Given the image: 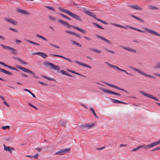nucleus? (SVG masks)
<instances>
[{"instance_id": "39448f33", "label": "nucleus", "mask_w": 160, "mask_h": 160, "mask_svg": "<svg viewBox=\"0 0 160 160\" xmlns=\"http://www.w3.org/2000/svg\"><path fill=\"white\" fill-rule=\"evenodd\" d=\"M45 65L47 66H50V68L54 70L59 71L60 70V68L58 66L56 65L51 63L48 61H45L44 62Z\"/></svg>"}, {"instance_id": "69168bd1", "label": "nucleus", "mask_w": 160, "mask_h": 160, "mask_svg": "<svg viewBox=\"0 0 160 160\" xmlns=\"http://www.w3.org/2000/svg\"><path fill=\"white\" fill-rule=\"evenodd\" d=\"M145 146V144H143L142 145L138 146V147H139V149L140 148H144Z\"/></svg>"}, {"instance_id": "4468645a", "label": "nucleus", "mask_w": 160, "mask_h": 160, "mask_svg": "<svg viewBox=\"0 0 160 160\" xmlns=\"http://www.w3.org/2000/svg\"><path fill=\"white\" fill-rule=\"evenodd\" d=\"M0 46L2 47L3 48H4V49H8L9 50H11V51H13L12 53L14 54H16V53H17V52H16L17 50L16 49H15L11 47H9V46H5L2 44H1Z\"/></svg>"}, {"instance_id": "a18cd8bd", "label": "nucleus", "mask_w": 160, "mask_h": 160, "mask_svg": "<svg viewBox=\"0 0 160 160\" xmlns=\"http://www.w3.org/2000/svg\"><path fill=\"white\" fill-rule=\"evenodd\" d=\"M72 73H75V74H78L79 76H82V77H85L83 75H82L80 74H79V73L77 72H76L75 71H72Z\"/></svg>"}, {"instance_id": "bf43d9fd", "label": "nucleus", "mask_w": 160, "mask_h": 160, "mask_svg": "<svg viewBox=\"0 0 160 160\" xmlns=\"http://www.w3.org/2000/svg\"><path fill=\"white\" fill-rule=\"evenodd\" d=\"M125 72V73H126V74L128 75H132V74H131V73H128L127 71L126 70H124V71L123 72Z\"/></svg>"}, {"instance_id": "a211bd4d", "label": "nucleus", "mask_w": 160, "mask_h": 160, "mask_svg": "<svg viewBox=\"0 0 160 160\" xmlns=\"http://www.w3.org/2000/svg\"><path fill=\"white\" fill-rule=\"evenodd\" d=\"M75 62L79 65H81L83 67H87L90 69L91 68V67L90 66L87 65L84 63H82L80 62L77 61H75Z\"/></svg>"}, {"instance_id": "a19ab883", "label": "nucleus", "mask_w": 160, "mask_h": 160, "mask_svg": "<svg viewBox=\"0 0 160 160\" xmlns=\"http://www.w3.org/2000/svg\"><path fill=\"white\" fill-rule=\"evenodd\" d=\"M94 24L96 27H97V28H101L102 29H104V28H102L101 26H100V25H99V24H97L96 23H94Z\"/></svg>"}, {"instance_id": "ea45409f", "label": "nucleus", "mask_w": 160, "mask_h": 160, "mask_svg": "<svg viewBox=\"0 0 160 160\" xmlns=\"http://www.w3.org/2000/svg\"><path fill=\"white\" fill-rule=\"evenodd\" d=\"M65 32L67 33L73 35V34L74 32H72L71 31H70L68 30H66L65 31Z\"/></svg>"}, {"instance_id": "2f4dec72", "label": "nucleus", "mask_w": 160, "mask_h": 160, "mask_svg": "<svg viewBox=\"0 0 160 160\" xmlns=\"http://www.w3.org/2000/svg\"><path fill=\"white\" fill-rule=\"evenodd\" d=\"M154 68L155 69H160V62H158L156 63L154 67Z\"/></svg>"}, {"instance_id": "603ef678", "label": "nucleus", "mask_w": 160, "mask_h": 160, "mask_svg": "<svg viewBox=\"0 0 160 160\" xmlns=\"http://www.w3.org/2000/svg\"><path fill=\"white\" fill-rule=\"evenodd\" d=\"M60 72L62 73L63 74H64V75H66L67 73V72H65L64 70H61L60 71Z\"/></svg>"}, {"instance_id": "4c0bfd02", "label": "nucleus", "mask_w": 160, "mask_h": 160, "mask_svg": "<svg viewBox=\"0 0 160 160\" xmlns=\"http://www.w3.org/2000/svg\"><path fill=\"white\" fill-rule=\"evenodd\" d=\"M5 140L7 141H9V142H11L12 141V138L10 136H9L8 137L6 138Z\"/></svg>"}, {"instance_id": "0eeeda50", "label": "nucleus", "mask_w": 160, "mask_h": 160, "mask_svg": "<svg viewBox=\"0 0 160 160\" xmlns=\"http://www.w3.org/2000/svg\"><path fill=\"white\" fill-rule=\"evenodd\" d=\"M160 143V140L156 142H153L150 144L146 145H145L144 149L146 150H148L149 148H151L154 146H155L157 145H159Z\"/></svg>"}, {"instance_id": "e433bc0d", "label": "nucleus", "mask_w": 160, "mask_h": 160, "mask_svg": "<svg viewBox=\"0 0 160 160\" xmlns=\"http://www.w3.org/2000/svg\"><path fill=\"white\" fill-rule=\"evenodd\" d=\"M96 20H97V21H99L100 22H101L104 24H108V23L107 22H105V21H104L101 19H100L99 18H96Z\"/></svg>"}, {"instance_id": "5fc2aeb1", "label": "nucleus", "mask_w": 160, "mask_h": 160, "mask_svg": "<svg viewBox=\"0 0 160 160\" xmlns=\"http://www.w3.org/2000/svg\"><path fill=\"white\" fill-rule=\"evenodd\" d=\"M139 148L138 147H138H137V148H135L133 149L132 150V152H134V151H136L138 150H139Z\"/></svg>"}, {"instance_id": "f8f14e48", "label": "nucleus", "mask_w": 160, "mask_h": 160, "mask_svg": "<svg viewBox=\"0 0 160 160\" xmlns=\"http://www.w3.org/2000/svg\"><path fill=\"white\" fill-rule=\"evenodd\" d=\"M70 150V148H65L57 152H56L55 154L57 155H62L69 151Z\"/></svg>"}, {"instance_id": "6e6d98bb", "label": "nucleus", "mask_w": 160, "mask_h": 160, "mask_svg": "<svg viewBox=\"0 0 160 160\" xmlns=\"http://www.w3.org/2000/svg\"><path fill=\"white\" fill-rule=\"evenodd\" d=\"M64 21H63L62 19H59L58 20V22L62 24H63Z\"/></svg>"}, {"instance_id": "72a5a7b5", "label": "nucleus", "mask_w": 160, "mask_h": 160, "mask_svg": "<svg viewBox=\"0 0 160 160\" xmlns=\"http://www.w3.org/2000/svg\"><path fill=\"white\" fill-rule=\"evenodd\" d=\"M26 41L28 42H30L31 43H32V44H35V45H38V46H39L40 45V44L39 43H36L35 42H32V41H30V40H25Z\"/></svg>"}, {"instance_id": "cd10ccee", "label": "nucleus", "mask_w": 160, "mask_h": 160, "mask_svg": "<svg viewBox=\"0 0 160 160\" xmlns=\"http://www.w3.org/2000/svg\"><path fill=\"white\" fill-rule=\"evenodd\" d=\"M71 42L72 43L73 45H76L80 47H82V45L78 43V42L72 40L71 41Z\"/></svg>"}, {"instance_id": "e2e57ef3", "label": "nucleus", "mask_w": 160, "mask_h": 160, "mask_svg": "<svg viewBox=\"0 0 160 160\" xmlns=\"http://www.w3.org/2000/svg\"><path fill=\"white\" fill-rule=\"evenodd\" d=\"M24 90L25 91L29 93L30 94L32 92L30 90L27 89H24Z\"/></svg>"}, {"instance_id": "8fccbe9b", "label": "nucleus", "mask_w": 160, "mask_h": 160, "mask_svg": "<svg viewBox=\"0 0 160 160\" xmlns=\"http://www.w3.org/2000/svg\"><path fill=\"white\" fill-rule=\"evenodd\" d=\"M73 35H75L78 37L80 38V35L78 33L73 32Z\"/></svg>"}, {"instance_id": "20e7f679", "label": "nucleus", "mask_w": 160, "mask_h": 160, "mask_svg": "<svg viewBox=\"0 0 160 160\" xmlns=\"http://www.w3.org/2000/svg\"><path fill=\"white\" fill-rule=\"evenodd\" d=\"M63 25L64 26H66L68 28H70L71 27H72L74 28H75L77 30H79V31H80L81 32L85 34L86 33V31L84 30V29L80 28L75 26H72L70 24H69L67 22H66L65 21L64 22Z\"/></svg>"}, {"instance_id": "7ed1b4c3", "label": "nucleus", "mask_w": 160, "mask_h": 160, "mask_svg": "<svg viewBox=\"0 0 160 160\" xmlns=\"http://www.w3.org/2000/svg\"><path fill=\"white\" fill-rule=\"evenodd\" d=\"M143 29L144 30V31L140 29H138V31L141 32L143 33L147 32L152 35L160 37V34L155 31L150 29L149 28L146 27H143Z\"/></svg>"}, {"instance_id": "774afa93", "label": "nucleus", "mask_w": 160, "mask_h": 160, "mask_svg": "<svg viewBox=\"0 0 160 160\" xmlns=\"http://www.w3.org/2000/svg\"><path fill=\"white\" fill-rule=\"evenodd\" d=\"M36 149L37 151H38V152H40L42 150V148H36Z\"/></svg>"}, {"instance_id": "a878e982", "label": "nucleus", "mask_w": 160, "mask_h": 160, "mask_svg": "<svg viewBox=\"0 0 160 160\" xmlns=\"http://www.w3.org/2000/svg\"><path fill=\"white\" fill-rule=\"evenodd\" d=\"M38 55H39L42 58H45L47 57V55L45 53L43 52H38Z\"/></svg>"}, {"instance_id": "393cba45", "label": "nucleus", "mask_w": 160, "mask_h": 160, "mask_svg": "<svg viewBox=\"0 0 160 160\" xmlns=\"http://www.w3.org/2000/svg\"><path fill=\"white\" fill-rule=\"evenodd\" d=\"M0 71L10 76H12L13 75L12 73L1 68H0Z\"/></svg>"}, {"instance_id": "052dcab7", "label": "nucleus", "mask_w": 160, "mask_h": 160, "mask_svg": "<svg viewBox=\"0 0 160 160\" xmlns=\"http://www.w3.org/2000/svg\"><path fill=\"white\" fill-rule=\"evenodd\" d=\"M50 45H51V46L54 47H55V48H59V47L58 46H57L56 45H54L53 44H50Z\"/></svg>"}, {"instance_id": "412c9836", "label": "nucleus", "mask_w": 160, "mask_h": 160, "mask_svg": "<svg viewBox=\"0 0 160 160\" xmlns=\"http://www.w3.org/2000/svg\"><path fill=\"white\" fill-rule=\"evenodd\" d=\"M17 11L20 13L28 15L29 14V13L26 11L23 10L19 8L17 9Z\"/></svg>"}, {"instance_id": "c756f323", "label": "nucleus", "mask_w": 160, "mask_h": 160, "mask_svg": "<svg viewBox=\"0 0 160 160\" xmlns=\"http://www.w3.org/2000/svg\"><path fill=\"white\" fill-rule=\"evenodd\" d=\"M59 124H61L63 126L65 127L66 125V122L63 121L62 120H60L59 122Z\"/></svg>"}, {"instance_id": "37998d69", "label": "nucleus", "mask_w": 160, "mask_h": 160, "mask_svg": "<svg viewBox=\"0 0 160 160\" xmlns=\"http://www.w3.org/2000/svg\"><path fill=\"white\" fill-rule=\"evenodd\" d=\"M41 76L42 77L44 78H45L47 79L48 80H53V79H54L53 78H49L47 76H46L44 75H42Z\"/></svg>"}, {"instance_id": "5701e85b", "label": "nucleus", "mask_w": 160, "mask_h": 160, "mask_svg": "<svg viewBox=\"0 0 160 160\" xmlns=\"http://www.w3.org/2000/svg\"><path fill=\"white\" fill-rule=\"evenodd\" d=\"M51 55L52 56H55V57H60V58H62L64 59L67 60L69 61L70 62H72V60L71 59H69L68 58H67L65 57H64V56H62L57 55V54H51Z\"/></svg>"}, {"instance_id": "423d86ee", "label": "nucleus", "mask_w": 160, "mask_h": 160, "mask_svg": "<svg viewBox=\"0 0 160 160\" xmlns=\"http://www.w3.org/2000/svg\"><path fill=\"white\" fill-rule=\"evenodd\" d=\"M94 126V124H87L84 125H81L79 126V127L80 128H81L83 131H85L92 128Z\"/></svg>"}, {"instance_id": "b1692460", "label": "nucleus", "mask_w": 160, "mask_h": 160, "mask_svg": "<svg viewBox=\"0 0 160 160\" xmlns=\"http://www.w3.org/2000/svg\"><path fill=\"white\" fill-rule=\"evenodd\" d=\"M4 150L7 151H8L11 153H12V150H14V148L11 147H6L5 146V145L4 144Z\"/></svg>"}, {"instance_id": "4be33fe9", "label": "nucleus", "mask_w": 160, "mask_h": 160, "mask_svg": "<svg viewBox=\"0 0 160 160\" xmlns=\"http://www.w3.org/2000/svg\"><path fill=\"white\" fill-rule=\"evenodd\" d=\"M96 36L98 38H99V39L102 40L105 42L110 44H111V42L108 40L104 38L103 37H102L101 36H100L97 35H96Z\"/></svg>"}, {"instance_id": "f257e3e1", "label": "nucleus", "mask_w": 160, "mask_h": 160, "mask_svg": "<svg viewBox=\"0 0 160 160\" xmlns=\"http://www.w3.org/2000/svg\"><path fill=\"white\" fill-rule=\"evenodd\" d=\"M58 9L62 12H65L68 14L73 18L79 20L80 21H82L81 18L78 16L73 13L69 11L66 9L62 8L61 7H59Z\"/></svg>"}, {"instance_id": "680f3d73", "label": "nucleus", "mask_w": 160, "mask_h": 160, "mask_svg": "<svg viewBox=\"0 0 160 160\" xmlns=\"http://www.w3.org/2000/svg\"><path fill=\"white\" fill-rule=\"evenodd\" d=\"M90 111L92 112L93 114H95V112L94 111V110L92 108H90Z\"/></svg>"}, {"instance_id": "473e14b6", "label": "nucleus", "mask_w": 160, "mask_h": 160, "mask_svg": "<svg viewBox=\"0 0 160 160\" xmlns=\"http://www.w3.org/2000/svg\"><path fill=\"white\" fill-rule=\"evenodd\" d=\"M36 36L37 37L40 38L45 41H48V40L47 39H46L45 38L39 34H36Z\"/></svg>"}, {"instance_id": "09e8293b", "label": "nucleus", "mask_w": 160, "mask_h": 160, "mask_svg": "<svg viewBox=\"0 0 160 160\" xmlns=\"http://www.w3.org/2000/svg\"><path fill=\"white\" fill-rule=\"evenodd\" d=\"M9 29L15 32H18V30L16 29H14L11 28H9Z\"/></svg>"}, {"instance_id": "7c9ffc66", "label": "nucleus", "mask_w": 160, "mask_h": 160, "mask_svg": "<svg viewBox=\"0 0 160 160\" xmlns=\"http://www.w3.org/2000/svg\"><path fill=\"white\" fill-rule=\"evenodd\" d=\"M131 16L132 17V18H135V19H136L137 20H139V21H141V22H144L143 20L142 19H141V18H139L138 17H136V16H135L134 15H131Z\"/></svg>"}, {"instance_id": "1a4fd4ad", "label": "nucleus", "mask_w": 160, "mask_h": 160, "mask_svg": "<svg viewBox=\"0 0 160 160\" xmlns=\"http://www.w3.org/2000/svg\"><path fill=\"white\" fill-rule=\"evenodd\" d=\"M140 92L145 96H146V97H148L150 98L153 99L156 101H159V100L156 97L154 96L153 95H152L150 94H149L148 93H145L142 91H140Z\"/></svg>"}, {"instance_id": "dca6fc26", "label": "nucleus", "mask_w": 160, "mask_h": 160, "mask_svg": "<svg viewBox=\"0 0 160 160\" xmlns=\"http://www.w3.org/2000/svg\"><path fill=\"white\" fill-rule=\"evenodd\" d=\"M122 48L123 49L132 53H136L137 52V51L136 50L132 48L125 47H122Z\"/></svg>"}, {"instance_id": "9b49d317", "label": "nucleus", "mask_w": 160, "mask_h": 160, "mask_svg": "<svg viewBox=\"0 0 160 160\" xmlns=\"http://www.w3.org/2000/svg\"><path fill=\"white\" fill-rule=\"evenodd\" d=\"M100 89L102 91H103L104 92L106 93L116 95H118V96L120 95V94L118 93L114 92L113 91H110L109 90H108V89H106L105 88H100Z\"/></svg>"}, {"instance_id": "0e129e2a", "label": "nucleus", "mask_w": 160, "mask_h": 160, "mask_svg": "<svg viewBox=\"0 0 160 160\" xmlns=\"http://www.w3.org/2000/svg\"><path fill=\"white\" fill-rule=\"evenodd\" d=\"M84 38L86 39L87 40H88V41L91 40V39L88 37L84 36Z\"/></svg>"}, {"instance_id": "c03bdc74", "label": "nucleus", "mask_w": 160, "mask_h": 160, "mask_svg": "<svg viewBox=\"0 0 160 160\" xmlns=\"http://www.w3.org/2000/svg\"><path fill=\"white\" fill-rule=\"evenodd\" d=\"M46 7L48 8V9L51 10H52V11H55V8H53V7H50V6H46Z\"/></svg>"}, {"instance_id": "79ce46f5", "label": "nucleus", "mask_w": 160, "mask_h": 160, "mask_svg": "<svg viewBox=\"0 0 160 160\" xmlns=\"http://www.w3.org/2000/svg\"><path fill=\"white\" fill-rule=\"evenodd\" d=\"M50 20L51 21H54L56 20V18L52 16H48Z\"/></svg>"}, {"instance_id": "58836bf2", "label": "nucleus", "mask_w": 160, "mask_h": 160, "mask_svg": "<svg viewBox=\"0 0 160 160\" xmlns=\"http://www.w3.org/2000/svg\"><path fill=\"white\" fill-rule=\"evenodd\" d=\"M59 14L60 15H61V16H62L63 17H64L66 19H67L68 20H71V19L70 18H69V17H67V16L64 15V14H63L62 13H59Z\"/></svg>"}, {"instance_id": "338daca9", "label": "nucleus", "mask_w": 160, "mask_h": 160, "mask_svg": "<svg viewBox=\"0 0 160 160\" xmlns=\"http://www.w3.org/2000/svg\"><path fill=\"white\" fill-rule=\"evenodd\" d=\"M153 74L156 76H157L160 77V74H159L158 73H154Z\"/></svg>"}, {"instance_id": "bb28decb", "label": "nucleus", "mask_w": 160, "mask_h": 160, "mask_svg": "<svg viewBox=\"0 0 160 160\" xmlns=\"http://www.w3.org/2000/svg\"><path fill=\"white\" fill-rule=\"evenodd\" d=\"M111 100L112 101V102H113L115 103H123L124 104H126V103L123 102H121L118 100H117L116 99H111Z\"/></svg>"}, {"instance_id": "9d476101", "label": "nucleus", "mask_w": 160, "mask_h": 160, "mask_svg": "<svg viewBox=\"0 0 160 160\" xmlns=\"http://www.w3.org/2000/svg\"><path fill=\"white\" fill-rule=\"evenodd\" d=\"M111 24L115 26L116 27H118L121 28H122L124 29H127L128 28L133 29L134 30H135L137 31V28H134L133 27H131V26H127L126 27H125L122 25H120L118 24H117L114 23H111Z\"/></svg>"}, {"instance_id": "ddd939ff", "label": "nucleus", "mask_w": 160, "mask_h": 160, "mask_svg": "<svg viewBox=\"0 0 160 160\" xmlns=\"http://www.w3.org/2000/svg\"><path fill=\"white\" fill-rule=\"evenodd\" d=\"M105 63L108 66H109L110 67L116 69H118V70L119 71H120L123 72L124 71V70L122 69L119 68L118 67L116 66L110 64L109 62H105Z\"/></svg>"}, {"instance_id": "3c124183", "label": "nucleus", "mask_w": 160, "mask_h": 160, "mask_svg": "<svg viewBox=\"0 0 160 160\" xmlns=\"http://www.w3.org/2000/svg\"><path fill=\"white\" fill-rule=\"evenodd\" d=\"M38 154H36L32 156V158H34L36 159H38Z\"/></svg>"}, {"instance_id": "aec40b11", "label": "nucleus", "mask_w": 160, "mask_h": 160, "mask_svg": "<svg viewBox=\"0 0 160 160\" xmlns=\"http://www.w3.org/2000/svg\"><path fill=\"white\" fill-rule=\"evenodd\" d=\"M128 6L129 7L135 10H142V9L141 7L137 5H129Z\"/></svg>"}, {"instance_id": "de8ad7c7", "label": "nucleus", "mask_w": 160, "mask_h": 160, "mask_svg": "<svg viewBox=\"0 0 160 160\" xmlns=\"http://www.w3.org/2000/svg\"><path fill=\"white\" fill-rule=\"evenodd\" d=\"M10 128V127L9 126H2V128L5 130L6 129H7V128Z\"/></svg>"}, {"instance_id": "f3484780", "label": "nucleus", "mask_w": 160, "mask_h": 160, "mask_svg": "<svg viewBox=\"0 0 160 160\" xmlns=\"http://www.w3.org/2000/svg\"><path fill=\"white\" fill-rule=\"evenodd\" d=\"M84 12L88 15L94 18L95 19L97 18L96 17L95 15L92 12L89 11L87 10L86 9H84Z\"/></svg>"}, {"instance_id": "2eb2a0df", "label": "nucleus", "mask_w": 160, "mask_h": 160, "mask_svg": "<svg viewBox=\"0 0 160 160\" xmlns=\"http://www.w3.org/2000/svg\"><path fill=\"white\" fill-rule=\"evenodd\" d=\"M5 20L8 22L13 25H16L17 24L18 22L17 21L14 20V19L9 18H6L4 19Z\"/></svg>"}, {"instance_id": "864d4df0", "label": "nucleus", "mask_w": 160, "mask_h": 160, "mask_svg": "<svg viewBox=\"0 0 160 160\" xmlns=\"http://www.w3.org/2000/svg\"><path fill=\"white\" fill-rule=\"evenodd\" d=\"M38 83H40V84H41L42 85H45V86L48 85V84L47 83H44L43 82H40V81H38Z\"/></svg>"}, {"instance_id": "49530a36", "label": "nucleus", "mask_w": 160, "mask_h": 160, "mask_svg": "<svg viewBox=\"0 0 160 160\" xmlns=\"http://www.w3.org/2000/svg\"><path fill=\"white\" fill-rule=\"evenodd\" d=\"M28 105L30 106L31 107L34 108H35L36 110H38V108L34 106L33 105L31 104L29 102L28 103Z\"/></svg>"}, {"instance_id": "f03ea898", "label": "nucleus", "mask_w": 160, "mask_h": 160, "mask_svg": "<svg viewBox=\"0 0 160 160\" xmlns=\"http://www.w3.org/2000/svg\"><path fill=\"white\" fill-rule=\"evenodd\" d=\"M129 68L131 69L132 70H134V71L138 72V73L140 74H141L142 75H144V76H145L146 77L149 78H152L154 79H155V78L154 76L149 75L147 74H146V73H145V72H143L141 71L140 69H137L136 68H135L134 67L132 66L130 67Z\"/></svg>"}, {"instance_id": "4d7b16f0", "label": "nucleus", "mask_w": 160, "mask_h": 160, "mask_svg": "<svg viewBox=\"0 0 160 160\" xmlns=\"http://www.w3.org/2000/svg\"><path fill=\"white\" fill-rule=\"evenodd\" d=\"M118 89H119V90H121L122 91H123L125 92H126V93H127L128 92L126 91L125 90V89H122V88H120L119 87H118Z\"/></svg>"}, {"instance_id": "6ab92c4d", "label": "nucleus", "mask_w": 160, "mask_h": 160, "mask_svg": "<svg viewBox=\"0 0 160 160\" xmlns=\"http://www.w3.org/2000/svg\"><path fill=\"white\" fill-rule=\"evenodd\" d=\"M0 64L12 70H15L16 71H18V70L15 68L6 64L3 62L0 61Z\"/></svg>"}, {"instance_id": "c9c22d12", "label": "nucleus", "mask_w": 160, "mask_h": 160, "mask_svg": "<svg viewBox=\"0 0 160 160\" xmlns=\"http://www.w3.org/2000/svg\"><path fill=\"white\" fill-rule=\"evenodd\" d=\"M104 50H105L106 51H107L111 53L112 54H115V52L113 51H111L110 50L108 49V48H104Z\"/></svg>"}, {"instance_id": "6e6552de", "label": "nucleus", "mask_w": 160, "mask_h": 160, "mask_svg": "<svg viewBox=\"0 0 160 160\" xmlns=\"http://www.w3.org/2000/svg\"><path fill=\"white\" fill-rule=\"evenodd\" d=\"M17 67L20 70H21L24 72H27L30 74H32L33 75H35V74L31 70H30L26 68L23 67H22L19 65L17 66Z\"/></svg>"}, {"instance_id": "c85d7f7f", "label": "nucleus", "mask_w": 160, "mask_h": 160, "mask_svg": "<svg viewBox=\"0 0 160 160\" xmlns=\"http://www.w3.org/2000/svg\"><path fill=\"white\" fill-rule=\"evenodd\" d=\"M17 60L18 61H19L21 63L24 64V65H27V63L24 60H23L21 59L20 58H18Z\"/></svg>"}, {"instance_id": "f704fd0d", "label": "nucleus", "mask_w": 160, "mask_h": 160, "mask_svg": "<svg viewBox=\"0 0 160 160\" xmlns=\"http://www.w3.org/2000/svg\"><path fill=\"white\" fill-rule=\"evenodd\" d=\"M106 84H107V85H108V86H109L113 88H117V89L118 88V87H117V86H115L114 85L112 84H110V83H107V82L106 83Z\"/></svg>"}, {"instance_id": "13d9d810", "label": "nucleus", "mask_w": 160, "mask_h": 160, "mask_svg": "<svg viewBox=\"0 0 160 160\" xmlns=\"http://www.w3.org/2000/svg\"><path fill=\"white\" fill-rule=\"evenodd\" d=\"M15 42L18 44L22 42V41L19 40H15Z\"/></svg>"}]
</instances>
